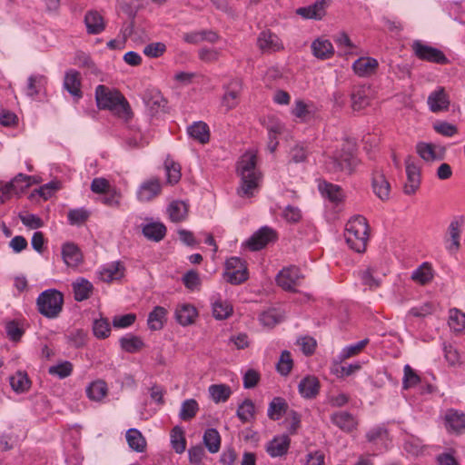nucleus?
<instances>
[{"label": "nucleus", "mask_w": 465, "mask_h": 465, "mask_svg": "<svg viewBox=\"0 0 465 465\" xmlns=\"http://www.w3.org/2000/svg\"><path fill=\"white\" fill-rule=\"evenodd\" d=\"M418 154L424 161H434L437 160V155L434 150V146L431 143H419L416 146Z\"/></svg>", "instance_id": "nucleus-62"}, {"label": "nucleus", "mask_w": 465, "mask_h": 465, "mask_svg": "<svg viewBox=\"0 0 465 465\" xmlns=\"http://www.w3.org/2000/svg\"><path fill=\"white\" fill-rule=\"evenodd\" d=\"M93 332L97 339H105L111 333V327L106 318L101 317L93 322Z\"/></svg>", "instance_id": "nucleus-52"}, {"label": "nucleus", "mask_w": 465, "mask_h": 465, "mask_svg": "<svg viewBox=\"0 0 465 465\" xmlns=\"http://www.w3.org/2000/svg\"><path fill=\"white\" fill-rule=\"evenodd\" d=\"M66 337L74 347L80 348L86 343L87 332L83 329H74L70 331Z\"/></svg>", "instance_id": "nucleus-59"}, {"label": "nucleus", "mask_w": 465, "mask_h": 465, "mask_svg": "<svg viewBox=\"0 0 465 465\" xmlns=\"http://www.w3.org/2000/svg\"><path fill=\"white\" fill-rule=\"evenodd\" d=\"M434 277V271L429 262H423L417 269H415L411 276V279L420 285L430 283Z\"/></svg>", "instance_id": "nucleus-34"}, {"label": "nucleus", "mask_w": 465, "mask_h": 465, "mask_svg": "<svg viewBox=\"0 0 465 465\" xmlns=\"http://www.w3.org/2000/svg\"><path fill=\"white\" fill-rule=\"evenodd\" d=\"M465 225L463 215L454 216L450 222L444 236L445 249L450 254H456L461 247V234Z\"/></svg>", "instance_id": "nucleus-7"}, {"label": "nucleus", "mask_w": 465, "mask_h": 465, "mask_svg": "<svg viewBox=\"0 0 465 465\" xmlns=\"http://www.w3.org/2000/svg\"><path fill=\"white\" fill-rule=\"evenodd\" d=\"M107 393V385L102 381L98 380L93 381L86 389L87 396L93 401L102 400Z\"/></svg>", "instance_id": "nucleus-50"}, {"label": "nucleus", "mask_w": 465, "mask_h": 465, "mask_svg": "<svg viewBox=\"0 0 465 465\" xmlns=\"http://www.w3.org/2000/svg\"><path fill=\"white\" fill-rule=\"evenodd\" d=\"M448 323L453 331H463L465 330V313L456 308L450 309Z\"/></svg>", "instance_id": "nucleus-47"}, {"label": "nucleus", "mask_w": 465, "mask_h": 465, "mask_svg": "<svg viewBox=\"0 0 465 465\" xmlns=\"http://www.w3.org/2000/svg\"><path fill=\"white\" fill-rule=\"evenodd\" d=\"M351 108L360 111L370 104L369 89L365 86L354 87L351 94Z\"/></svg>", "instance_id": "nucleus-32"}, {"label": "nucleus", "mask_w": 465, "mask_h": 465, "mask_svg": "<svg viewBox=\"0 0 465 465\" xmlns=\"http://www.w3.org/2000/svg\"><path fill=\"white\" fill-rule=\"evenodd\" d=\"M368 343L369 339H363L354 344H351L344 347L339 355L340 360L344 361L346 359L358 355L366 347Z\"/></svg>", "instance_id": "nucleus-51"}, {"label": "nucleus", "mask_w": 465, "mask_h": 465, "mask_svg": "<svg viewBox=\"0 0 465 465\" xmlns=\"http://www.w3.org/2000/svg\"><path fill=\"white\" fill-rule=\"evenodd\" d=\"M344 237L351 250L363 252L369 239V225L366 218L357 215L349 220L345 226Z\"/></svg>", "instance_id": "nucleus-2"}, {"label": "nucleus", "mask_w": 465, "mask_h": 465, "mask_svg": "<svg viewBox=\"0 0 465 465\" xmlns=\"http://www.w3.org/2000/svg\"><path fill=\"white\" fill-rule=\"evenodd\" d=\"M171 444L176 453H183L186 449L184 430L180 426H175L171 430Z\"/></svg>", "instance_id": "nucleus-45"}, {"label": "nucleus", "mask_w": 465, "mask_h": 465, "mask_svg": "<svg viewBox=\"0 0 465 465\" xmlns=\"http://www.w3.org/2000/svg\"><path fill=\"white\" fill-rule=\"evenodd\" d=\"M224 94L222 97V105L227 111L235 108L239 104V97L242 91V81L238 78L232 79L226 85H223Z\"/></svg>", "instance_id": "nucleus-12"}, {"label": "nucleus", "mask_w": 465, "mask_h": 465, "mask_svg": "<svg viewBox=\"0 0 465 465\" xmlns=\"http://www.w3.org/2000/svg\"><path fill=\"white\" fill-rule=\"evenodd\" d=\"M62 256L68 266H77L82 262V252L73 242H66L62 246Z\"/></svg>", "instance_id": "nucleus-31"}, {"label": "nucleus", "mask_w": 465, "mask_h": 465, "mask_svg": "<svg viewBox=\"0 0 465 465\" xmlns=\"http://www.w3.org/2000/svg\"><path fill=\"white\" fill-rule=\"evenodd\" d=\"M292 366L293 361L290 351H283L276 365L277 371L282 376H287L291 372Z\"/></svg>", "instance_id": "nucleus-55"}, {"label": "nucleus", "mask_w": 465, "mask_h": 465, "mask_svg": "<svg viewBox=\"0 0 465 465\" xmlns=\"http://www.w3.org/2000/svg\"><path fill=\"white\" fill-rule=\"evenodd\" d=\"M331 2V0H318L312 5L298 8L296 14L304 19L322 20Z\"/></svg>", "instance_id": "nucleus-15"}, {"label": "nucleus", "mask_w": 465, "mask_h": 465, "mask_svg": "<svg viewBox=\"0 0 465 465\" xmlns=\"http://www.w3.org/2000/svg\"><path fill=\"white\" fill-rule=\"evenodd\" d=\"M372 190L375 195L381 201H386L390 197L391 185L384 174L381 172H374L371 181Z\"/></svg>", "instance_id": "nucleus-22"}, {"label": "nucleus", "mask_w": 465, "mask_h": 465, "mask_svg": "<svg viewBox=\"0 0 465 465\" xmlns=\"http://www.w3.org/2000/svg\"><path fill=\"white\" fill-rule=\"evenodd\" d=\"M36 183L35 176L18 173L10 182H0V204L8 201L13 194L24 193L31 184Z\"/></svg>", "instance_id": "nucleus-6"}, {"label": "nucleus", "mask_w": 465, "mask_h": 465, "mask_svg": "<svg viewBox=\"0 0 465 465\" xmlns=\"http://www.w3.org/2000/svg\"><path fill=\"white\" fill-rule=\"evenodd\" d=\"M224 277L228 282L238 285L249 277L245 262L239 257H231L225 262Z\"/></svg>", "instance_id": "nucleus-9"}, {"label": "nucleus", "mask_w": 465, "mask_h": 465, "mask_svg": "<svg viewBox=\"0 0 465 465\" xmlns=\"http://www.w3.org/2000/svg\"><path fill=\"white\" fill-rule=\"evenodd\" d=\"M168 213L172 222L180 223L187 217V205L183 202L174 201L169 205Z\"/></svg>", "instance_id": "nucleus-44"}, {"label": "nucleus", "mask_w": 465, "mask_h": 465, "mask_svg": "<svg viewBox=\"0 0 465 465\" xmlns=\"http://www.w3.org/2000/svg\"><path fill=\"white\" fill-rule=\"evenodd\" d=\"M165 51L166 45L161 42L151 43L143 48V54L151 58L160 57Z\"/></svg>", "instance_id": "nucleus-63"}, {"label": "nucleus", "mask_w": 465, "mask_h": 465, "mask_svg": "<svg viewBox=\"0 0 465 465\" xmlns=\"http://www.w3.org/2000/svg\"><path fill=\"white\" fill-rule=\"evenodd\" d=\"M433 128L438 134L446 137H451L458 133V128L456 125L445 121L435 123Z\"/></svg>", "instance_id": "nucleus-64"}, {"label": "nucleus", "mask_w": 465, "mask_h": 465, "mask_svg": "<svg viewBox=\"0 0 465 465\" xmlns=\"http://www.w3.org/2000/svg\"><path fill=\"white\" fill-rule=\"evenodd\" d=\"M89 212L84 208L72 209L68 212V222L72 225H80L89 218Z\"/></svg>", "instance_id": "nucleus-58"}, {"label": "nucleus", "mask_w": 465, "mask_h": 465, "mask_svg": "<svg viewBox=\"0 0 465 465\" xmlns=\"http://www.w3.org/2000/svg\"><path fill=\"white\" fill-rule=\"evenodd\" d=\"M209 392L212 399L216 403L226 401L232 394L231 388L225 384L211 385L209 387Z\"/></svg>", "instance_id": "nucleus-49"}, {"label": "nucleus", "mask_w": 465, "mask_h": 465, "mask_svg": "<svg viewBox=\"0 0 465 465\" xmlns=\"http://www.w3.org/2000/svg\"><path fill=\"white\" fill-rule=\"evenodd\" d=\"M122 193L116 188H110L104 193L100 201L106 206L117 208L120 206Z\"/></svg>", "instance_id": "nucleus-54"}, {"label": "nucleus", "mask_w": 465, "mask_h": 465, "mask_svg": "<svg viewBox=\"0 0 465 465\" xmlns=\"http://www.w3.org/2000/svg\"><path fill=\"white\" fill-rule=\"evenodd\" d=\"M407 181L404 184V193L408 195L414 194L420 184V167L414 163L411 157L405 161Z\"/></svg>", "instance_id": "nucleus-13"}, {"label": "nucleus", "mask_w": 465, "mask_h": 465, "mask_svg": "<svg viewBox=\"0 0 465 465\" xmlns=\"http://www.w3.org/2000/svg\"><path fill=\"white\" fill-rule=\"evenodd\" d=\"M199 411L198 402L193 399L185 400L183 401L179 418L182 420L189 421L193 419Z\"/></svg>", "instance_id": "nucleus-48"}, {"label": "nucleus", "mask_w": 465, "mask_h": 465, "mask_svg": "<svg viewBox=\"0 0 465 465\" xmlns=\"http://www.w3.org/2000/svg\"><path fill=\"white\" fill-rule=\"evenodd\" d=\"M232 312V307L223 302H215L213 304V314L217 320H223L228 318Z\"/></svg>", "instance_id": "nucleus-60"}, {"label": "nucleus", "mask_w": 465, "mask_h": 465, "mask_svg": "<svg viewBox=\"0 0 465 465\" xmlns=\"http://www.w3.org/2000/svg\"><path fill=\"white\" fill-rule=\"evenodd\" d=\"M187 133L193 139L200 143H206L210 140V129L207 124L199 121L195 122L187 128Z\"/></svg>", "instance_id": "nucleus-35"}, {"label": "nucleus", "mask_w": 465, "mask_h": 465, "mask_svg": "<svg viewBox=\"0 0 465 465\" xmlns=\"http://www.w3.org/2000/svg\"><path fill=\"white\" fill-rule=\"evenodd\" d=\"M404 375L402 380V387L405 390H408L411 387L416 386L420 382V376L414 371V370L410 365L404 366Z\"/></svg>", "instance_id": "nucleus-57"}, {"label": "nucleus", "mask_w": 465, "mask_h": 465, "mask_svg": "<svg viewBox=\"0 0 465 465\" xmlns=\"http://www.w3.org/2000/svg\"><path fill=\"white\" fill-rule=\"evenodd\" d=\"M73 291L75 301L83 302L87 300L94 290V286L91 282L84 278H78L73 282Z\"/></svg>", "instance_id": "nucleus-33"}, {"label": "nucleus", "mask_w": 465, "mask_h": 465, "mask_svg": "<svg viewBox=\"0 0 465 465\" xmlns=\"http://www.w3.org/2000/svg\"><path fill=\"white\" fill-rule=\"evenodd\" d=\"M166 227L159 222L149 223L143 226L142 232L145 238L153 242L162 241L166 235Z\"/></svg>", "instance_id": "nucleus-29"}, {"label": "nucleus", "mask_w": 465, "mask_h": 465, "mask_svg": "<svg viewBox=\"0 0 465 465\" xmlns=\"http://www.w3.org/2000/svg\"><path fill=\"white\" fill-rule=\"evenodd\" d=\"M95 99L100 109L121 110L125 114L131 113L127 100L117 90H111L105 85L99 84L95 89Z\"/></svg>", "instance_id": "nucleus-4"}, {"label": "nucleus", "mask_w": 465, "mask_h": 465, "mask_svg": "<svg viewBox=\"0 0 465 465\" xmlns=\"http://www.w3.org/2000/svg\"><path fill=\"white\" fill-rule=\"evenodd\" d=\"M162 184L158 178H150L144 181L137 191V198L140 202H149L160 194Z\"/></svg>", "instance_id": "nucleus-16"}, {"label": "nucleus", "mask_w": 465, "mask_h": 465, "mask_svg": "<svg viewBox=\"0 0 465 465\" xmlns=\"http://www.w3.org/2000/svg\"><path fill=\"white\" fill-rule=\"evenodd\" d=\"M356 160L348 143H341L335 152L326 156L324 168L331 173H351L354 168Z\"/></svg>", "instance_id": "nucleus-3"}, {"label": "nucleus", "mask_w": 465, "mask_h": 465, "mask_svg": "<svg viewBox=\"0 0 465 465\" xmlns=\"http://www.w3.org/2000/svg\"><path fill=\"white\" fill-rule=\"evenodd\" d=\"M288 410V404L283 398L275 397L269 403L267 415L272 420H278L281 417L286 413Z\"/></svg>", "instance_id": "nucleus-40"}, {"label": "nucleus", "mask_w": 465, "mask_h": 465, "mask_svg": "<svg viewBox=\"0 0 465 465\" xmlns=\"http://www.w3.org/2000/svg\"><path fill=\"white\" fill-rule=\"evenodd\" d=\"M379 63L372 57H360L352 64L354 73L360 77H368L375 74Z\"/></svg>", "instance_id": "nucleus-19"}, {"label": "nucleus", "mask_w": 465, "mask_h": 465, "mask_svg": "<svg viewBox=\"0 0 465 465\" xmlns=\"http://www.w3.org/2000/svg\"><path fill=\"white\" fill-rule=\"evenodd\" d=\"M312 54L319 59H329L333 54V46L329 40L316 39L312 44Z\"/></svg>", "instance_id": "nucleus-38"}, {"label": "nucleus", "mask_w": 465, "mask_h": 465, "mask_svg": "<svg viewBox=\"0 0 465 465\" xmlns=\"http://www.w3.org/2000/svg\"><path fill=\"white\" fill-rule=\"evenodd\" d=\"M64 295L55 289H48L39 294L36 299L38 312L48 319L58 317L62 312Z\"/></svg>", "instance_id": "nucleus-5"}, {"label": "nucleus", "mask_w": 465, "mask_h": 465, "mask_svg": "<svg viewBox=\"0 0 465 465\" xmlns=\"http://www.w3.org/2000/svg\"><path fill=\"white\" fill-rule=\"evenodd\" d=\"M304 278L300 268L292 265L282 269L276 275L275 281L278 286L287 292H295Z\"/></svg>", "instance_id": "nucleus-10"}, {"label": "nucleus", "mask_w": 465, "mask_h": 465, "mask_svg": "<svg viewBox=\"0 0 465 465\" xmlns=\"http://www.w3.org/2000/svg\"><path fill=\"white\" fill-rule=\"evenodd\" d=\"M331 421L344 432H351L356 430L358 420L351 413L340 411L331 415Z\"/></svg>", "instance_id": "nucleus-17"}, {"label": "nucleus", "mask_w": 465, "mask_h": 465, "mask_svg": "<svg viewBox=\"0 0 465 465\" xmlns=\"http://www.w3.org/2000/svg\"><path fill=\"white\" fill-rule=\"evenodd\" d=\"M126 440L129 447L137 452H143L146 450V440L140 430L132 428L126 431Z\"/></svg>", "instance_id": "nucleus-37"}, {"label": "nucleus", "mask_w": 465, "mask_h": 465, "mask_svg": "<svg viewBox=\"0 0 465 465\" xmlns=\"http://www.w3.org/2000/svg\"><path fill=\"white\" fill-rule=\"evenodd\" d=\"M290 444L288 435L276 436L267 444L266 451L271 457H282L287 453Z\"/></svg>", "instance_id": "nucleus-21"}, {"label": "nucleus", "mask_w": 465, "mask_h": 465, "mask_svg": "<svg viewBox=\"0 0 465 465\" xmlns=\"http://www.w3.org/2000/svg\"><path fill=\"white\" fill-rule=\"evenodd\" d=\"M445 425L449 430L460 433L465 430V415L455 410H449L445 414Z\"/></svg>", "instance_id": "nucleus-27"}, {"label": "nucleus", "mask_w": 465, "mask_h": 465, "mask_svg": "<svg viewBox=\"0 0 465 465\" xmlns=\"http://www.w3.org/2000/svg\"><path fill=\"white\" fill-rule=\"evenodd\" d=\"M236 415L242 423L252 421L255 416V405L250 399H245L239 404Z\"/></svg>", "instance_id": "nucleus-42"}, {"label": "nucleus", "mask_w": 465, "mask_h": 465, "mask_svg": "<svg viewBox=\"0 0 465 465\" xmlns=\"http://www.w3.org/2000/svg\"><path fill=\"white\" fill-rule=\"evenodd\" d=\"M427 104L432 113L445 112L450 107V96L444 87L439 86L430 94Z\"/></svg>", "instance_id": "nucleus-14"}, {"label": "nucleus", "mask_w": 465, "mask_h": 465, "mask_svg": "<svg viewBox=\"0 0 465 465\" xmlns=\"http://www.w3.org/2000/svg\"><path fill=\"white\" fill-rule=\"evenodd\" d=\"M358 274L361 283L371 291L379 288L381 284V278L379 277L374 268L369 267L361 270Z\"/></svg>", "instance_id": "nucleus-39"}, {"label": "nucleus", "mask_w": 465, "mask_h": 465, "mask_svg": "<svg viewBox=\"0 0 465 465\" xmlns=\"http://www.w3.org/2000/svg\"><path fill=\"white\" fill-rule=\"evenodd\" d=\"M257 155L253 152H246L237 162V173L241 176V185L237 193L242 197H250L258 187L261 173L256 168Z\"/></svg>", "instance_id": "nucleus-1"}, {"label": "nucleus", "mask_w": 465, "mask_h": 465, "mask_svg": "<svg viewBox=\"0 0 465 465\" xmlns=\"http://www.w3.org/2000/svg\"><path fill=\"white\" fill-rule=\"evenodd\" d=\"M258 45L262 52L272 53L283 49V45L277 35L270 30L262 31L258 37Z\"/></svg>", "instance_id": "nucleus-18"}, {"label": "nucleus", "mask_w": 465, "mask_h": 465, "mask_svg": "<svg viewBox=\"0 0 465 465\" xmlns=\"http://www.w3.org/2000/svg\"><path fill=\"white\" fill-rule=\"evenodd\" d=\"M298 390L303 398L313 399L320 391V381L315 376H306L300 381Z\"/></svg>", "instance_id": "nucleus-24"}, {"label": "nucleus", "mask_w": 465, "mask_h": 465, "mask_svg": "<svg viewBox=\"0 0 465 465\" xmlns=\"http://www.w3.org/2000/svg\"><path fill=\"white\" fill-rule=\"evenodd\" d=\"M143 99L153 114L163 110L167 104V101L157 89L146 90Z\"/></svg>", "instance_id": "nucleus-20"}, {"label": "nucleus", "mask_w": 465, "mask_h": 465, "mask_svg": "<svg viewBox=\"0 0 465 465\" xmlns=\"http://www.w3.org/2000/svg\"><path fill=\"white\" fill-rule=\"evenodd\" d=\"M45 82V78L43 75H30L25 88L26 94L30 97L36 96Z\"/></svg>", "instance_id": "nucleus-53"}, {"label": "nucleus", "mask_w": 465, "mask_h": 465, "mask_svg": "<svg viewBox=\"0 0 465 465\" xmlns=\"http://www.w3.org/2000/svg\"><path fill=\"white\" fill-rule=\"evenodd\" d=\"M277 239L276 232L268 227L263 226L256 231L245 242V246L252 252L263 249L268 243Z\"/></svg>", "instance_id": "nucleus-11"}, {"label": "nucleus", "mask_w": 465, "mask_h": 465, "mask_svg": "<svg viewBox=\"0 0 465 465\" xmlns=\"http://www.w3.org/2000/svg\"><path fill=\"white\" fill-rule=\"evenodd\" d=\"M166 180L170 184L177 183L181 179L180 164L171 162L165 163Z\"/></svg>", "instance_id": "nucleus-61"}, {"label": "nucleus", "mask_w": 465, "mask_h": 465, "mask_svg": "<svg viewBox=\"0 0 465 465\" xmlns=\"http://www.w3.org/2000/svg\"><path fill=\"white\" fill-rule=\"evenodd\" d=\"M124 266L120 262H114L103 267L100 271L102 281L110 282L114 280H120L124 277Z\"/></svg>", "instance_id": "nucleus-30"}, {"label": "nucleus", "mask_w": 465, "mask_h": 465, "mask_svg": "<svg viewBox=\"0 0 465 465\" xmlns=\"http://www.w3.org/2000/svg\"><path fill=\"white\" fill-rule=\"evenodd\" d=\"M48 372L49 374L57 376L60 379H64L72 374L73 364L68 361H64L56 365L51 366Z\"/></svg>", "instance_id": "nucleus-56"}, {"label": "nucleus", "mask_w": 465, "mask_h": 465, "mask_svg": "<svg viewBox=\"0 0 465 465\" xmlns=\"http://www.w3.org/2000/svg\"><path fill=\"white\" fill-rule=\"evenodd\" d=\"M121 348L128 353L138 352L144 346L143 340L134 335H126L120 339Z\"/></svg>", "instance_id": "nucleus-46"}, {"label": "nucleus", "mask_w": 465, "mask_h": 465, "mask_svg": "<svg viewBox=\"0 0 465 465\" xmlns=\"http://www.w3.org/2000/svg\"><path fill=\"white\" fill-rule=\"evenodd\" d=\"M64 87L74 97L81 98L83 94L80 73L74 69L68 70L64 75Z\"/></svg>", "instance_id": "nucleus-23"}, {"label": "nucleus", "mask_w": 465, "mask_h": 465, "mask_svg": "<svg viewBox=\"0 0 465 465\" xmlns=\"http://www.w3.org/2000/svg\"><path fill=\"white\" fill-rule=\"evenodd\" d=\"M10 385L16 393H24L31 387V381L25 371H17L10 377Z\"/></svg>", "instance_id": "nucleus-41"}, {"label": "nucleus", "mask_w": 465, "mask_h": 465, "mask_svg": "<svg viewBox=\"0 0 465 465\" xmlns=\"http://www.w3.org/2000/svg\"><path fill=\"white\" fill-rule=\"evenodd\" d=\"M319 190L323 197L335 204L341 203L344 200V193L341 186L324 182L319 184Z\"/></svg>", "instance_id": "nucleus-26"}, {"label": "nucleus", "mask_w": 465, "mask_h": 465, "mask_svg": "<svg viewBox=\"0 0 465 465\" xmlns=\"http://www.w3.org/2000/svg\"><path fill=\"white\" fill-rule=\"evenodd\" d=\"M167 310L162 306H155L149 313L147 324L150 330L159 331L163 328L166 322Z\"/></svg>", "instance_id": "nucleus-36"}, {"label": "nucleus", "mask_w": 465, "mask_h": 465, "mask_svg": "<svg viewBox=\"0 0 465 465\" xmlns=\"http://www.w3.org/2000/svg\"><path fill=\"white\" fill-rule=\"evenodd\" d=\"M197 316V311L194 306L183 303L176 307L175 319L183 326L192 324Z\"/></svg>", "instance_id": "nucleus-28"}, {"label": "nucleus", "mask_w": 465, "mask_h": 465, "mask_svg": "<svg viewBox=\"0 0 465 465\" xmlns=\"http://www.w3.org/2000/svg\"><path fill=\"white\" fill-rule=\"evenodd\" d=\"M411 49L416 57L420 60L441 65L447 64L450 62L442 51L436 47L425 45L420 40H416L412 43Z\"/></svg>", "instance_id": "nucleus-8"}, {"label": "nucleus", "mask_w": 465, "mask_h": 465, "mask_svg": "<svg viewBox=\"0 0 465 465\" xmlns=\"http://www.w3.org/2000/svg\"><path fill=\"white\" fill-rule=\"evenodd\" d=\"M84 24L90 35H98L105 28L104 20L97 11H88L84 15Z\"/></svg>", "instance_id": "nucleus-25"}, {"label": "nucleus", "mask_w": 465, "mask_h": 465, "mask_svg": "<svg viewBox=\"0 0 465 465\" xmlns=\"http://www.w3.org/2000/svg\"><path fill=\"white\" fill-rule=\"evenodd\" d=\"M203 443L209 452L216 453L221 447V437L216 429H207L203 433Z\"/></svg>", "instance_id": "nucleus-43"}]
</instances>
